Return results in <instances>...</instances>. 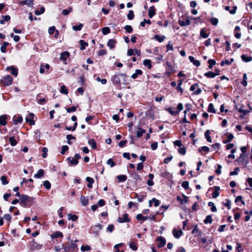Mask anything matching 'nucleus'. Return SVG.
<instances>
[{
  "label": "nucleus",
  "instance_id": "4d7b16f0",
  "mask_svg": "<svg viewBox=\"0 0 252 252\" xmlns=\"http://www.w3.org/2000/svg\"><path fill=\"white\" fill-rule=\"evenodd\" d=\"M45 11V8L43 6H42L40 9V10H36L35 11V14L36 15H39L42 13H43Z\"/></svg>",
  "mask_w": 252,
  "mask_h": 252
},
{
  "label": "nucleus",
  "instance_id": "9d476101",
  "mask_svg": "<svg viewBox=\"0 0 252 252\" xmlns=\"http://www.w3.org/2000/svg\"><path fill=\"white\" fill-rule=\"evenodd\" d=\"M121 83L126 85L129 84L128 76H127L126 74L121 73Z\"/></svg>",
  "mask_w": 252,
  "mask_h": 252
},
{
  "label": "nucleus",
  "instance_id": "774afa93",
  "mask_svg": "<svg viewBox=\"0 0 252 252\" xmlns=\"http://www.w3.org/2000/svg\"><path fill=\"white\" fill-rule=\"evenodd\" d=\"M90 250H91V247L88 245L82 246L81 247V250L82 252L88 251H90Z\"/></svg>",
  "mask_w": 252,
  "mask_h": 252
},
{
  "label": "nucleus",
  "instance_id": "f03ea898",
  "mask_svg": "<svg viewBox=\"0 0 252 252\" xmlns=\"http://www.w3.org/2000/svg\"><path fill=\"white\" fill-rule=\"evenodd\" d=\"M13 79L10 75H6L3 77L0 80V83L4 86H9L12 84Z\"/></svg>",
  "mask_w": 252,
  "mask_h": 252
},
{
  "label": "nucleus",
  "instance_id": "bb28decb",
  "mask_svg": "<svg viewBox=\"0 0 252 252\" xmlns=\"http://www.w3.org/2000/svg\"><path fill=\"white\" fill-rule=\"evenodd\" d=\"M154 38L158 42H162L165 39V36L164 35H159L158 34H157L154 36Z\"/></svg>",
  "mask_w": 252,
  "mask_h": 252
},
{
  "label": "nucleus",
  "instance_id": "603ef678",
  "mask_svg": "<svg viewBox=\"0 0 252 252\" xmlns=\"http://www.w3.org/2000/svg\"><path fill=\"white\" fill-rule=\"evenodd\" d=\"M144 197V196L138 195L137 193L135 194V198L137 199V200L139 202H142Z\"/></svg>",
  "mask_w": 252,
  "mask_h": 252
},
{
  "label": "nucleus",
  "instance_id": "b1692460",
  "mask_svg": "<svg viewBox=\"0 0 252 252\" xmlns=\"http://www.w3.org/2000/svg\"><path fill=\"white\" fill-rule=\"evenodd\" d=\"M13 121L15 125L21 124L23 122V118L21 116H18L17 118L14 117L13 118Z\"/></svg>",
  "mask_w": 252,
  "mask_h": 252
},
{
  "label": "nucleus",
  "instance_id": "4be33fe9",
  "mask_svg": "<svg viewBox=\"0 0 252 252\" xmlns=\"http://www.w3.org/2000/svg\"><path fill=\"white\" fill-rule=\"evenodd\" d=\"M234 62V59L233 58H231L230 59V60H225L221 61L220 63V65L223 66L224 65H230L232 63Z\"/></svg>",
  "mask_w": 252,
  "mask_h": 252
},
{
  "label": "nucleus",
  "instance_id": "473e14b6",
  "mask_svg": "<svg viewBox=\"0 0 252 252\" xmlns=\"http://www.w3.org/2000/svg\"><path fill=\"white\" fill-rule=\"evenodd\" d=\"M33 114L31 113H30L29 116L30 118L27 117L26 118V120L27 122H30L31 125H34V122L33 121Z\"/></svg>",
  "mask_w": 252,
  "mask_h": 252
},
{
  "label": "nucleus",
  "instance_id": "3c124183",
  "mask_svg": "<svg viewBox=\"0 0 252 252\" xmlns=\"http://www.w3.org/2000/svg\"><path fill=\"white\" fill-rule=\"evenodd\" d=\"M200 36L203 38H206L208 37V34L205 32L204 29H202L200 31Z\"/></svg>",
  "mask_w": 252,
  "mask_h": 252
},
{
  "label": "nucleus",
  "instance_id": "7ed1b4c3",
  "mask_svg": "<svg viewBox=\"0 0 252 252\" xmlns=\"http://www.w3.org/2000/svg\"><path fill=\"white\" fill-rule=\"evenodd\" d=\"M20 200L22 203L21 205L23 207H26L27 202L30 201L31 198L28 195L23 194L20 196Z\"/></svg>",
  "mask_w": 252,
  "mask_h": 252
},
{
  "label": "nucleus",
  "instance_id": "ea45409f",
  "mask_svg": "<svg viewBox=\"0 0 252 252\" xmlns=\"http://www.w3.org/2000/svg\"><path fill=\"white\" fill-rule=\"evenodd\" d=\"M67 159L70 161V163L72 165H77L78 163V161L77 160V159H75L74 158L69 157Z\"/></svg>",
  "mask_w": 252,
  "mask_h": 252
},
{
  "label": "nucleus",
  "instance_id": "ddd939ff",
  "mask_svg": "<svg viewBox=\"0 0 252 252\" xmlns=\"http://www.w3.org/2000/svg\"><path fill=\"white\" fill-rule=\"evenodd\" d=\"M6 70L8 71H10L12 74L14 75L15 76H17L18 74V69L14 67L11 66L10 67H7L6 68Z\"/></svg>",
  "mask_w": 252,
  "mask_h": 252
},
{
  "label": "nucleus",
  "instance_id": "6e6552de",
  "mask_svg": "<svg viewBox=\"0 0 252 252\" xmlns=\"http://www.w3.org/2000/svg\"><path fill=\"white\" fill-rule=\"evenodd\" d=\"M198 84H197V83L194 84V85H192L190 87V91H193L196 89H197L194 92V94H195L198 95V94H200L201 93V90L200 89L198 88Z\"/></svg>",
  "mask_w": 252,
  "mask_h": 252
},
{
  "label": "nucleus",
  "instance_id": "4c0bfd02",
  "mask_svg": "<svg viewBox=\"0 0 252 252\" xmlns=\"http://www.w3.org/2000/svg\"><path fill=\"white\" fill-rule=\"evenodd\" d=\"M213 221L211 215H208L204 220V222L205 224L211 223Z\"/></svg>",
  "mask_w": 252,
  "mask_h": 252
},
{
  "label": "nucleus",
  "instance_id": "39448f33",
  "mask_svg": "<svg viewBox=\"0 0 252 252\" xmlns=\"http://www.w3.org/2000/svg\"><path fill=\"white\" fill-rule=\"evenodd\" d=\"M117 221L119 223H124L130 221V219L128 218V215L127 214H124L123 217L118 218Z\"/></svg>",
  "mask_w": 252,
  "mask_h": 252
},
{
  "label": "nucleus",
  "instance_id": "a19ab883",
  "mask_svg": "<svg viewBox=\"0 0 252 252\" xmlns=\"http://www.w3.org/2000/svg\"><path fill=\"white\" fill-rule=\"evenodd\" d=\"M210 132L209 130H207L205 132V137L206 138L208 142L211 143L212 142V139L210 136Z\"/></svg>",
  "mask_w": 252,
  "mask_h": 252
},
{
  "label": "nucleus",
  "instance_id": "e2e57ef3",
  "mask_svg": "<svg viewBox=\"0 0 252 252\" xmlns=\"http://www.w3.org/2000/svg\"><path fill=\"white\" fill-rule=\"evenodd\" d=\"M168 111L171 115L174 116L177 115L179 114V111L172 110V109L170 108L168 109Z\"/></svg>",
  "mask_w": 252,
  "mask_h": 252
},
{
  "label": "nucleus",
  "instance_id": "338daca9",
  "mask_svg": "<svg viewBox=\"0 0 252 252\" xmlns=\"http://www.w3.org/2000/svg\"><path fill=\"white\" fill-rule=\"evenodd\" d=\"M178 152L182 155H185L186 153V149L185 147H181L179 149Z\"/></svg>",
  "mask_w": 252,
  "mask_h": 252
},
{
  "label": "nucleus",
  "instance_id": "2f4dec72",
  "mask_svg": "<svg viewBox=\"0 0 252 252\" xmlns=\"http://www.w3.org/2000/svg\"><path fill=\"white\" fill-rule=\"evenodd\" d=\"M88 144L94 149L96 148V143L93 139H91L88 140Z\"/></svg>",
  "mask_w": 252,
  "mask_h": 252
},
{
  "label": "nucleus",
  "instance_id": "0eeeda50",
  "mask_svg": "<svg viewBox=\"0 0 252 252\" xmlns=\"http://www.w3.org/2000/svg\"><path fill=\"white\" fill-rule=\"evenodd\" d=\"M19 4L22 5H26L29 7H32L33 6V0H25L20 1Z\"/></svg>",
  "mask_w": 252,
  "mask_h": 252
},
{
  "label": "nucleus",
  "instance_id": "c03bdc74",
  "mask_svg": "<svg viewBox=\"0 0 252 252\" xmlns=\"http://www.w3.org/2000/svg\"><path fill=\"white\" fill-rule=\"evenodd\" d=\"M208 205L209 206L211 207V210L213 212L217 211V208L213 202H209Z\"/></svg>",
  "mask_w": 252,
  "mask_h": 252
},
{
  "label": "nucleus",
  "instance_id": "423d86ee",
  "mask_svg": "<svg viewBox=\"0 0 252 252\" xmlns=\"http://www.w3.org/2000/svg\"><path fill=\"white\" fill-rule=\"evenodd\" d=\"M156 240L158 242V248L163 247L166 244L165 239L161 236L158 237Z\"/></svg>",
  "mask_w": 252,
  "mask_h": 252
},
{
  "label": "nucleus",
  "instance_id": "7c9ffc66",
  "mask_svg": "<svg viewBox=\"0 0 252 252\" xmlns=\"http://www.w3.org/2000/svg\"><path fill=\"white\" fill-rule=\"evenodd\" d=\"M80 201L84 206H86L89 203L88 198L83 195L81 196Z\"/></svg>",
  "mask_w": 252,
  "mask_h": 252
},
{
  "label": "nucleus",
  "instance_id": "393cba45",
  "mask_svg": "<svg viewBox=\"0 0 252 252\" xmlns=\"http://www.w3.org/2000/svg\"><path fill=\"white\" fill-rule=\"evenodd\" d=\"M69 56V53L67 52H64L61 54L60 59L61 61H65Z\"/></svg>",
  "mask_w": 252,
  "mask_h": 252
},
{
  "label": "nucleus",
  "instance_id": "f3484780",
  "mask_svg": "<svg viewBox=\"0 0 252 252\" xmlns=\"http://www.w3.org/2000/svg\"><path fill=\"white\" fill-rule=\"evenodd\" d=\"M189 59L195 66H199L200 65V62L198 60H195L193 57L189 56Z\"/></svg>",
  "mask_w": 252,
  "mask_h": 252
},
{
  "label": "nucleus",
  "instance_id": "aec40b11",
  "mask_svg": "<svg viewBox=\"0 0 252 252\" xmlns=\"http://www.w3.org/2000/svg\"><path fill=\"white\" fill-rule=\"evenodd\" d=\"M116 43V40L111 39L108 40L107 45L112 49L115 47Z\"/></svg>",
  "mask_w": 252,
  "mask_h": 252
},
{
  "label": "nucleus",
  "instance_id": "c756f323",
  "mask_svg": "<svg viewBox=\"0 0 252 252\" xmlns=\"http://www.w3.org/2000/svg\"><path fill=\"white\" fill-rule=\"evenodd\" d=\"M238 112L242 113L240 115V118H243L245 115L249 112V111L248 110H244L242 108H240L238 109Z\"/></svg>",
  "mask_w": 252,
  "mask_h": 252
},
{
  "label": "nucleus",
  "instance_id": "412c9836",
  "mask_svg": "<svg viewBox=\"0 0 252 252\" xmlns=\"http://www.w3.org/2000/svg\"><path fill=\"white\" fill-rule=\"evenodd\" d=\"M155 8L154 6H152L149 8L148 11V15L150 18H152L155 15Z\"/></svg>",
  "mask_w": 252,
  "mask_h": 252
},
{
  "label": "nucleus",
  "instance_id": "6ab92c4d",
  "mask_svg": "<svg viewBox=\"0 0 252 252\" xmlns=\"http://www.w3.org/2000/svg\"><path fill=\"white\" fill-rule=\"evenodd\" d=\"M179 23L181 26L183 27L190 25V21L188 19H186L185 20H180Z\"/></svg>",
  "mask_w": 252,
  "mask_h": 252
},
{
  "label": "nucleus",
  "instance_id": "5701e85b",
  "mask_svg": "<svg viewBox=\"0 0 252 252\" xmlns=\"http://www.w3.org/2000/svg\"><path fill=\"white\" fill-rule=\"evenodd\" d=\"M241 58L242 61L246 63L250 62L252 60V57L251 56H248L245 54L242 55Z\"/></svg>",
  "mask_w": 252,
  "mask_h": 252
},
{
  "label": "nucleus",
  "instance_id": "1a4fd4ad",
  "mask_svg": "<svg viewBox=\"0 0 252 252\" xmlns=\"http://www.w3.org/2000/svg\"><path fill=\"white\" fill-rule=\"evenodd\" d=\"M237 161L241 164H244L245 165L248 163V161L245 159V155L244 154H240Z\"/></svg>",
  "mask_w": 252,
  "mask_h": 252
},
{
  "label": "nucleus",
  "instance_id": "8fccbe9b",
  "mask_svg": "<svg viewBox=\"0 0 252 252\" xmlns=\"http://www.w3.org/2000/svg\"><path fill=\"white\" fill-rule=\"evenodd\" d=\"M102 32L104 35H106L110 32V29L109 28L106 27L102 29Z\"/></svg>",
  "mask_w": 252,
  "mask_h": 252
},
{
  "label": "nucleus",
  "instance_id": "37998d69",
  "mask_svg": "<svg viewBox=\"0 0 252 252\" xmlns=\"http://www.w3.org/2000/svg\"><path fill=\"white\" fill-rule=\"evenodd\" d=\"M67 217L68 220H72V221H75L78 219V217L76 215H71V214H68Z\"/></svg>",
  "mask_w": 252,
  "mask_h": 252
},
{
  "label": "nucleus",
  "instance_id": "9b49d317",
  "mask_svg": "<svg viewBox=\"0 0 252 252\" xmlns=\"http://www.w3.org/2000/svg\"><path fill=\"white\" fill-rule=\"evenodd\" d=\"M220 74V71L218 73H215L212 71H209L204 74V76L209 78H214L216 76Z\"/></svg>",
  "mask_w": 252,
  "mask_h": 252
},
{
  "label": "nucleus",
  "instance_id": "20e7f679",
  "mask_svg": "<svg viewBox=\"0 0 252 252\" xmlns=\"http://www.w3.org/2000/svg\"><path fill=\"white\" fill-rule=\"evenodd\" d=\"M111 80L114 84L117 85L121 84V74L113 76L111 78Z\"/></svg>",
  "mask_w": 252,
  "mask_h": 252
},
{
  "label": "nucleus",
  "instance_id": "f257e3e1",
  "mask_svg": "<svg viewBox=\"0 0 252 252\" xmlns=\"http://www.w3.org/2000/svg\"><path fill=\"white\" fill-rule=\"evenodd\" d=\"M77 240L75 241H71L70 243L66 244V246L64 247L63 249L65 252H76L78 251V248L76 242Z\"/></svg>",
  "mask_w": 252,
  "mask_h": 252
},
{
  "label": "nucleus",
  "instance_id": "e433bc0d",
  "mask_svg": "<svg viewBox=\"0 0 252 252\" xmlns=\"http://www.w3.org/2000/svg\"><path fill=\"white\" fill-rule=\"evenodd\" d=\"M119 182H125L127 179V177L125 175H120L117 176Z\"/></svg>",
  "mask_w": 252,
  "mask_h": 252
},
{
  "label": "nucleus",
  "instance_id": "a18cd8bd",
  "mask_svg": "<svg viewBox=\"0 0 252 252\" xmlns=\"http://www.w3.org/2000/svg\"><path fill=\"white\" fill-rule=\"evenodd\" d=\"M183 83V80L180 79L178 84V86L177 87V89L178 91L180 92L181 93L183 92V89L181 88V85Z\"/></svg>",
  "mask_w": 252,
  "mask_h": 252
},
{
  "label": "nucleus",
  "instance_id": "5fc2aeb1",
  "mask_svg": "<svg viewBox=\"0 0 252 252\" xmlns=\"http://www.w3.org/2000/svg\"><path fill=\"white\" fill-rule=\"evenodd\" d=\"M209 63V68L211 69L213 66L216 64V61L214 60L210 59L208 61Z\"/></svg>",
  "mask_w": 252,
  "mask_h": 252
},
{
  "label": "nucleus",
  "instance_id": "cd10ccee",
  "mask_svg": "<svg viewBox=\"0 0 252 252\" xmlns=\"http://www.w3.org/2000/svg\"><path fill=\"white\" fill-rule=\"evenodd\" d=\"M44 175V171L42 169H39L36 174L34 175V177L35 178L39 179L43 176Z\"/></svg>",
  "mask_w": 252,
  "mask_h": 252
},
{
  "label": "nucleus",
  "instance_id": "6e6d98bb",
  "mask_svg": "<svg viewBox=\"0 0 252 252\" xmlns=\"http://www.w3.org/2000/svg\"><path fill=\"white\" fill-rule=\"evenodd\" d=\"M0 180L1 181L2 184L3 185H5L8 184V182L7 180V178L5 176H2L0 178Z\"/></svg>",
  "mask_w": 252,
  "mask_h": 252
},
{
  "label": "nucleus",
  "instance_id": "bf43d9fd",
  "mask_svg": "<svg viewBox=\"0 0 252 252\" xmlns=\"http://www.w3.org/2000/svg\"><path fill=\"white\" fill-rule=\"evenodd\" d=\"M102 228V225L100 224H97L92 227V229L94 231H98Z\"/></svg>",
  "mask_w": 252,
  "mask_h": 252
},
{
  "label": "nucleus",
  "instance_id": "79ce46f5",
  "mask_svg": "<svg viewBox=\"0 0 252 252\" xmlns=\"http://www.w3.org/2000/svg\"><path fill=\"white\" fill-rule=\"evenodd\" d=\"M208 111L210 113H215L216 110L212 103H210L208 108Z\"/></svg>",
  "mask_w": 252,
  "mask_h": 252
},
{
  "label": "nucleus",
  "instance_id": "052dcab7",
  "mask_svg": "<svg viewBox=\"0 0 252 252\" xmlns=\"http://www.w3.org/2000/svg\"><path fill=\"white\" fill-rule=\"evenodd\" d=\"M83 26V25L82 24H80L77 26H73L72 27V29L74 31H80L82 29Z\"/></svg>",
  "mask_w": 252,
  "mask_h": 252
},
{
  "label": "nucleus",
  "instance_id": "dca6fc26",
  "mask_svg": "<svg viewBox=\"0 0 252 252\" xmlns=\"http://www.w3.org/2000/svg\"><path fill=\"white\" fill-rule=\"evenodd\" d=\"M7 116L6 115H2L0 116V124L2 126H5L7 124L6 119Z\"/></svg>",
  "mask_w": 252,
  "mask_h": 252
},
{
  "label": "nucleus",
  "instance_id": "4468645a",
  "mask_svg": "<svg viewBox=\"0 0 252 252\" xmlns=\"http://www.w3.org/2000/svg\"><path fill=\"white\" fill-rule=\"evenodd\" d=\"M220 190V188L219 186H215L214 187V191L212 193V195L213 198H216L219 196V194H220L219 190Z\"/></svg>",
  "mask_w": 252,
  "mask_h": 252
},
{
  "label": "nucleus",
  "instance_id": "2eb2a0df",
  "mask_svg": "<svg viewBox=\"0 0 252 252\" xmlns=\"http://www.w3.org/2000/svg\"><path fill=\"white\" fill-rule=\"evenodd\" d=\"M137 131L136 132V136L139 138L142 136V135L146 132V130L140 127H137Z\"/></svg>",
  "mask_w": 252,
  "mask_h": 252
},
{
  "label": "nucleus",
  "instance_id": "69168bd1",
  "mask_svg": "<svg viewBox=\"0 0 252 252\" xmlns=\"http://www.w3.org/2000/svg\"><path fill=\"white\" fill-rule=\"evenodd\" d=\"M124 29L126 31V32H128V33H131L132 32V31H133L132 27L131 26H129V25H126V26H125V27H124Z\"/></svg>",
  "mask_w": 252,
  "mask_h": 252
},
{
  "label": "nucleus",
  "instance_id": "0e129e2a",
  "mask_svg": "<svg viewBox=\"0 0 252 252\" xmlns=\"http://www.w3.org/2000/svg\"><path fill=\"white\" fill-rule=\"evenodd\" d=\"M43 185L47 189H51V184L48 181H45L43 182Z\"/></svg>",
  "mask_w": 252,
  "mask_h": 252
},
{
  "label": "nucleus",
  "instance_id": "09e8293b",
  "mask_svg": "<svg viewBox=\"0 0 252 252\" xmlns=\"http://www.w3.org/2000/svg\"><path fill=\"white\" fill-rule=\"evenodd\" d=\"M60 92L62 94H68V90L65 86L63 85L61 87Z\"/></svg>",
  "mask_w": 252,
  "mask_h": 252
},
{
  "label": "nucleus",
  "instance_id": "c85d7f7f",
  "mask_svg": "<svg viewBox=\"0 0 252 252\" xmlns=\"http://www.w3.org/2000/svg\"><path fill=\"white\" fill-rule=\"evenodd\" d=\"M149 217L148 216H146V217H144L142 216V214H138L137 216H136V219L138 220H140V221H141L142 222H143L144 221H145L146 220H148V219Z\"/></svg>",
  "mask_w": 252,
  "mask_h": 252
},
{
  "label": "nucleus",
  "instance_id": "680f3d73",
  "mask_svg": "<svg viewBox=\"0 0 252 252\" xmlns=\"http://www.w3.org/2000/svg\"><path fill=\"white\" fill-rule=\"evenodd\" d=\"M146 23L150 25L151 24V22L150 20L144 19V20L143 21L140 22V24L141 27H144L145 24H146Z\"/></svg>",
  "mask_w": 252,
  "mask_h": 252
},
{
  "label": "nucleus",
  "instance_id": "c9c22d12",
  "mask_svg": "<svg viewBox=\"0 0 252 252\" xmlns=\"http://www.w3.org/2000/svg\"><path fill=\"white\" fill-rule=\"evenodd\" d=\"M143 64L144 66H147L148 69H150L152 67L151 61L150 60H145L143 61Z\"/></svg>",
  "mask_w": 252,
  "mask_h": 252
},
{
  "label": "nucleus",
  "instance_id": "58836bf2",
  "mask_svg": "<svg viewBox=\"0 0 252 252\" xmlns=\"http://www.w3.org/2000/svg\"><path fill=\"white\" fill-rule=\"evenodd\" d=\"M9 45L7 42H4L0 47V51L2 53L6 52V47Z\"/></svg>",
  "mask_w": 252,
  "mask_h": 252
},
{
  "label": "nucleus",
  "instance_id": "13d9d810",
  "mask_svg": "<svg viewBox=\"0 0 252 252\" xmlns=\"http://www.w3.org/2000/svg\"><path fill=\"white\" fill-rule=\"evenodd\" d=\"M247 75L246 74H244L243 75V81H242L241 82V84L245 87L247 86Z\"/></svg>",
  "mask_w": 252,
  "mask_h": 252
},
{
  "label": "nucleus",
  "instance_id": "f8f14e48",
  "mask_svg": "<svg viewBox=\"0 0 252 252\" xmlns=\"http://www.w3.org/2000/svg\"><path fill=\"white\" fill-rule=\"evenodd\" d=\"M172 233L175 238L179 239L180 237V236L182 235L183 232L181 230H177L175 229H174L172 231Z\"/></svg>",
  "mask_w": 252,
  "mask_h": 252
},
{
  "label": "nucleus",
  "instance_id": "72a5a7b5",
  "mask_svg": "<svg viewBox=\"0 0 252 252\" xmlns=\"http://www.w3.org/2000/svg\"><path fill=\"white\" fill-rule=\"evenodd\" d=\"M63 237V234L60 231H56L51 236V237L52 238H57L59 237Z\"/></svg>",
  "mask_w": 252,
  "mask_h": 252
},
{
  "label": "nucleus",
  "instance_id": "49530a36",
  "mask_svg": "<svg viewBox=\"0 0 252 252\" xmlns=\"http://www.w3.org/2000/svg\"><path fill=\"white\" fill-rule=\"evenodd\" d=\"M9 141L10 145L12 146H15L17 143V141L14 139V137H9Z\"/></svg>",
  "mask_w": 252,
  "mask_h": 252
},
{
  "label": "nucleus",
  "instance_id": "a211bd4d",
  "mask_svg": "<svg viewBox=\"0 0 252 252\" xmlns=\"http://www.w3.org/2000/svg\"><path fill=\"white\" fill-rule=\"evenodd\" d=\"M177 200L179 201L181 204H183L187 203L188 201V198L185 195H183V198L182 199L180 196H178L177 197Z\"/></svg>",
  "mask_w": 252,
  "mask_h": 252
},
{
  "label": "nucleus",
  "instance_id": "de8ad7c7",
  "mask_svg": "<svg viewBox=\"0 0 252 252\" xmlns=\"http://www.w3.org/2000/svg\"><path fill=\"white\" fill-rule=\"evenodd\" d=\"M72 8L69 7L67 9H63L62 11V13L63 15H67L70 12L72 11Z\"/></svg>",
  "mask_w": 252,
  "mask_h": 252
},
{
  "label": "nucleus",
  "instance_id": "864d4df0",
  "mask_svg": "<svg viewBox=\"0 0 252 252\" xmlns=\"http://www.w3.org/2000/svg\"><path fill=\"white\" fill-rule=\"evenodd\" d=\"M127 17L129 20H132L134 17V14L133 11L131 10H130L127 15Z\"/></svg>",
  "mask_w": 252,
  "mask_h": 252
},
{
  "label": "nucleus",
  "instance_id": "a878e982",
  "mask_svg": "<svg viewBox=\"0 0 252 252\" xmlns=\"http://www.w3.org/2000/svg\"><path fill=\"white\" fill-rule=\"evenodd\" d=\"M142 74V71L140 69H136L134 73L131 75V78L135 79L137 78L138 76L141 75Z\"/></svg>",
  "mask_w": 252,
  "mask_h": 252
},
{
  "label": "nucleus",
  "instance_id": "f704fd0d",
  "mask_svg": "<svg viewBox=\"0 0 252 252\" xmlns=\"http://www.w3.org/2000/svg\"><path fill=\"white\" fill-rule=\"evenodd\" d=\"M79 43L80 44V49L82 50H84L86 47L88 45V44L83 40H80Z\"/></svg>",
  "mask_w": 252,
  "mask_h": 252
}]
</instances>
